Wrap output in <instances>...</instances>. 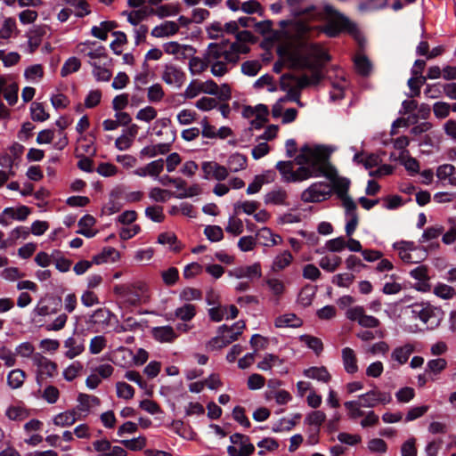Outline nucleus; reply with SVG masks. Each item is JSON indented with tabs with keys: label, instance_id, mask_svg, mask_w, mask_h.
I'll return each instance as SVG.
<instances>
[{
	"label": "nucleus",
	"instance_id": "423d86ee",
	"mask_svg": "<svg viewBox=\"0 0 456 456\" xmlns=\"http://www.w3.org/2000/svg\"><path fill=\"white\" fill-rule=\"evenodd\" d=\"M116 295L123 297L131 305H136L147 291L146 284L142 281H134L126 284H118L113 288Z\"/></svg>",
	"mask_w": 456,
	"mask_h": 456
},
{
	"label": "nucleus",
	"instance_id": "e433bc0d",
	"mask_svg": "<svg viewBox=\"0 0 456 456\" xmlns=\"http://www.w3.org/2000/svg\"><path fill=\"white\" fill-rule=\"evenodd\" d=\"M299 340L305 343L308 348L312 349L317 355L323 350V344L319 338L311 335H301Z\"/></svg>",
	"mask_w": 456,
	"mask_h": 456
},
{
	"label": "nucleus",
	"instance_id": "6e6552de",
	"mask_svg": "<svg viewBox=\"0 0 456 456\" xmlns=\"http://www.w3.org/2000/svg\"><path fill=\"white\" fill-rule=\"evenodd\" d=\"M394 248L398 250L400 258L405 263H418L428 256V251L424 248H417L412 242H395Z\"/></svg>",
	"mask_w": 456,
	"mask_h": 456
},
{
	"label": "nucleus",
	"instance_id": "473e14b6",
	"mask_svg": "<svg viewBox=\"0 0 456 456\" xmlns=\"http://www.w3.org/2000/svg\"><path fill=\"white\" fill-rule=\"evenodd\" d=\"M354 66L356 71L363 77L369 76L372 70L371 62L365 55H356L354 58Z\"/></svg>",
	"mask_w": 456,
	"mask_h": 456
},
{
	"label": "nucleus",
	"instance_id": "1a4fd4ad",
	"mask_svg": "<svg viewBox=\"0 0 456 456\" xmlns=\"http://www.w3.org/2000/svg\"><path fill=\"white\" fill-rule=\"evenodd\" d=\"M232 444L227 447L229 456H250L255 452V446L250 443L248 436L235 433L230 436Z\"/></svg>",
	"mask_w": 456,
	"mask_h": 456
},
{
	"label": "nucleus",
	"instance_id": "412c9836",
	"mask_svg": "<svg viewBox=\"0 0 456 456\" xmlns=\"http://www.w3.org/2000/svg\"><path fill=\"white\" fill-rule=\"evenodd\" d=\"M414 352V346L411 344H405L402 346L395 347L392 354L391 359L396 362L399 365L407 362L411 354Z\"/></svg>",
	"mask_w": 456,
	"mask_h": 456
},
{
	"label": "nucleus",
	"instance_id": "9b49d317",
	"mask_svg": "<svg viewBox=\"0 0 456 456\" xmlns=\"http://www.w3.org/2000/svg\"><path fill=\"white\" fill-rule=\"evenodd\" d=\"M331 193V187L327 183H314L301 194V200L305 202H321L326 200Z\"/></svg>",
	"mask_w": 456,
	"mask_h": 456
},
{
	"label": "nucleus",
	"instance_id": "f3484780",
	"mask_svg": "<svg viewBox=\"0 0 456 456\" xmlns=\"http://www.w3.org/2000/svg\"><path fill=\"white\" fill-rule=\"evenodd\" d=\"M229 276L236 279H253L259 278L262 275L261 265L259 263H255L251 265L239 266L228 272Z\"/></svg>",
	"mask_w": 456,
	"mask_h": 456
},
{
	"label": "nucleus",
	"instance_id": "0e129e2a",
	"mask_svg": "<svg viewBox=\"0 0 456 456\" xmlns=\"http://www.w3.org/2000/svg\"><path fill=\"white\" fill-rule=\"evenodd\" d=\"M202 93L201 84L198 80H192L186 87L183 97L186 99H192Z\"/></svg>",
	"mask_w": 456,
	"mask_h": 456
},
{
	"label": "nucleus",
	"instance_id": "bb28decb",
	"mask_svg": "<svg viewBox=\"0 0 456 456\" xmlns=\"http://www.w3.org/2000/svg\"><path fill=\"white\" fill-rule=\"evenodd\" d=\"M287 192L281 188L273 189L265 195V204L285 205Z\"/></svg>",
	"mask_w": 456,
	"mask_h": 456
},
{
	"label": "nucleus",
	"instance_id": "a878e982",
	"mask_svg": "<svg viewBox=\"0 0 456 456\" xmlns=\"http://www.w3.org/2000/svg\"><path fill=\"white\" fill-rule=\"evenodd\" d=\"M77 410L87 414L92 407L100 404V399L94 395L80 394L77 397Z\"/></svg>",
	"mask_w": 456,
	"mask_h": 456
},
{
	"label": "nucleus",
	"instance_id": "37998d69",
	"mask_svg": "<svg viewBox=\"0 0 456 456\" xmlns=\"http://www.w3.org/2000/svg\"><path fill=\"white\" fill-rule=\"evenodd\" d=\"M433 293L442 299H451L455 295V289L444 283H438L433 289Z\"/></svg>",
	"mask_w": 456,
	"mask_h": 456
},
{
	"label": "nucleus",
	"instance_id": "9d476101",
	"mask_svg": "<svg viewBox=\"0 0 456 456\" xmlns=\"http://www.w3.org/2000/svg\"><path fill=\"white\" fill-rule=\"evenodd\" d=\"M32 362L37 368V380L39 384L45 379L54 377L57 373V364L39 353L33 355Z\"/></svg>",
	"mask_w": 456,
	"mask_h": 456
},
{
	"label": "nucleus",
	"instance_id": "69168bd1",
	"mask_svg": "<svg viewBox=\"0 0 456 456\" xmlns=\"http://www.w3.org/2000/svg\"><path fill=\"white\" fill-rule=\"evenodd\" d=\"M146 166L149 175L157 178L164 169V160L159 159L148 163Z\"/></svg>",
	"mask_w": 456,
	"mask_h": 456
},
{
	"label": "nucleus",
	"instance_id": "79ce46f5",
	"mask_svg": "<svg viewBox=\"0 0 456 456\" xmlns=\"http://www.w3.org/2000/svg\"><path fill=\"white\" fill-rule=\"evenodd\" d=\"M175 314L183 322L191 321L196 314L195 306L191 304H185L175 310Z\"/></svg>",
	"mask_w": 456,
	"mask_h": 456
},
{
	"label": "nucleus",
	"instance_id": "c756f323",
	"mask_svg": "<svg viewBox=\"0 0 456 456\" xmlns=\"http://www.w3.org/2000/svg\"><path fill=\"white\" fill-rule=\"evenodd\" d=\"M302 325V321L294 314H286L281 316H279L275 320V326L278 328L283 327H300Z\"/></svg>",
	"mask_w": 456,
	"mask_h": 456
},
{
	"label": "nucleus",
	"instance_id": "39448f33",
	"mask_svg": "<svg viewBox=\"0 0 456 456\" xmlns=\"http://www.w3.org/2000/svg\"><path fill=\"white\" fill-rule=\"evenodd\" d=\"M410 309L411 318L419 319L428 329L437 327L442 319L441 310L428 303L415 304Z\"/></svg>",
	"mask_w": 456,
	"mask_h": 456
},
{
	"label": "nucleus",
	"instance_id": "c03bdc74",
	"mask_svg": "<svg viewBox=\"0 0 456 456\" xmlns=\"http://www.w3.org/2000/svg\"><path fill=\"white\" fill-rule=\"evenodd\" d=\"M190 70L193 74H199L207 69L209 67V63L205 60V53H203V58L200 57H192L189 61Z\"/></svg>",
	"mask_w": 456,
	"mask_h": 456
},
{
	"label": "nucleus",
	"instance_id": "4c0bfd02",
	"mask_svg": "<svg viewBox=\"0 0 456 456\" xmlns=\"http://www.w3.org/2000/svg\"><path fill=\"white\" fill-rule=\"evenodd\" d=\"M332 187L338 197L348 195L347 191L350 185V181L345 177L336 176L331 180Z\"/></svg>",
	"mask_w": 456,
	"mask_h": 456
},
{
	"label": "nucleus",
	"instance_id": "c85d7f7f",
	"mask_svg": "<svg viewBox=\"0 0 456 456\" xmlns=\"http://www.w3.org/2000/svg\"><path fill=\"white\" fill-rule=\"evenodd\" d=\"M293 260V256L289 251L284 250L276 256L273 261L272 269L274 272H280L289 266Z\"/></svg>",
	"mask_w": 456,
	"mask_h": 456
},
{
	"label": "nucleus",
	"instance_id": "0eeeda50",
	"mask_svg": "<svg viewBox=\"0 0 456 456\" xmlns=\"http://www.w3.org/2000/svg\"><path fill=\"white\" fill-rule=\"evenodd\" d=\"M79 52L85 57L88 58V62L91 66L102 62L103 66H106L107 64L108 56L106 53V49L103 45L95 41H88L86 43L81 44L79 45Z\"/></svg>",
	"mask_w": 456,
	"mask_h": 456
},
{
	"label": "nucleus",
	"instance_id": "864d4df0",
	"mask_svg": "<svg viewBox=\"0 0 456 456\" xmlns=\"http://www.w3.org/2000/svg\"><path fill=\"white\" fill-rule=\"evenodd\" d=\"M326 415L322 411H314L309 413L305 418V422L310 426H314L316 428L325 421Z\"/></svg>",
	"mask_w": 456,
	"mask_h": 456
},
{
	"label": "nucleus",
	"instance_id": "f257e3e1",
	"mask_svg": "<svg viewBox=\"0 0 456 456\" xmlns=\"http://www.w3.org/2000/svg\"><path fill=\"white\" fill-rule=\"evenodd\" d=\"M310 27L303 22H296L293 27L295 46L289 50L287 58L293 68L307 69L311 76L303 75L297 77L298 88L310 85H317L323 77L322 64L330 61V57L318 44L308 40Z\"/></svg>",
	"mask_w": 456,
	"mask_h": 456
},
{
	"label": "nucleus",
	"instance_id": "cd10ccee",
	"mask_svg": "<svg viewBox=\"0 0 456 456\" xmlns=\"http://www.w3.org/2000/svg\"><path fill=\"white\" fill-rule=\"evenodd\" d=\"M247 167V158L246 156L234 153L231 155L227 160V169L231 172H239L240 170L245 169Z\"/></svg>",
	"mask_w": 456,
	"mask_h": 456
},
{
	"label": "nucleus",
	"instance_id": "b1692460",
	"mask_svg": "<svg viewBox=\"0 0 456 456\" xmlns=\"http://www.w3.org/2000/svg\"><path fill=\"white\" fill-rule=\"evenodd\" d=\"M257 237L261 240V243L265 247H273L282 242V238L280 235L273 233L271 229L267 227L262 228L258 232Z\"/></svg>",
	"mask_w": 456,
	"mask_h": 456
},
{
	"label": "nucleus",
	"instance_id": "4be33fe9",
	"mask_svg": "<svg viewBox=\"0 0 456 456\" xmlns=\"http://www.w3.org/2000/svg\"><path fill=\"white\" fill-rule=\"evenodd\" d=\"M179 30V26L175 21H165L159 26H156L151 30V36L154 37H164L175 35Z\"/></svg>",
	"mask_w": 456,
	"mask_h": 456
},
{
	"label": "nucleus",
	"instance_id": "72a5a7b5",
	"mask_svg": "<svg viewBox=\"0 0 456 456\" xmlns=\"http://www.w3.org/2000/svg\"><path fill=\"white\" fill-rule=\"evenodd\" d=\"M344 406L347 411V416L350 419L355 420L358 418L364 416V411L361 409L363 406L362 402L358 400L345 402Z\"/></svg>",
	"mask_w": 456,
	"mask_h": 456
},
{
	"label": "nucleus",
	"instance_id": "f8f14e48",
	"mask_svg": "<svg viewBox=\"0 0 456 456\" xmlns=\"http://www.w3.org/2000/svg\"><path fill=\"white\" fill-rule=\"evenodd\" d=\"M363 407L374 408L379 403L387 404L392 401L391 395L387 392H381L378 389H372L359 396Z\"/></svg>",
	"mask_w": 456,
	"mask_h": 456
},
{
	"label": "nucleus",
	"instance_id": "de8ad7c7",
	"mask_svg": "<svg viewBox=\"0 0 456 456\" xmlns=\"http://www.w3.org/2000/svg\"><path fill=\"white\" fill-rule=\"evenodd\" d=\"M81 66L80 61L76 57L69 58L65 63L63 64L61 69V75L62 77H66L70 73L76 72L79 69Z\"/></svg>",
	"mask_w": 456,
	"mask_h": 456
},
{
	"label": "nucleus",
	"instance_id": "6e6d98bb",
	"mask_svg": "<svg viewBox=\"0 0 456 456\" xmlns=\"http://www.w3.org/2000/svg\"><path fill=\"white\" fill-rule=\"evenodd\" d=\"M171 195L169 191L159 187L152 188L149 193V197L156 202H166Z\"/></svg>",
	"mask_w": 456,
	"mask_h": 456
},
{
	"label": "nucleus",
	"instance_id": "ddd939ff",
	"mask_svg": "<svg viewBox=\"0 0 456 456\" xmlns=\"http://www.w3.org/2000/svg\"><path fill=\"white\" fill-rule=\"evenodd\" d=\"M346 317L351 321H356L359 325L364 328H376L379 325V321L376 317L365 314L362 306H354L348 309Z\"/></svg>",
	"mask_w": 456,
	"mask_h": 456
},
{
	"label": "nucleus",
	"instance_id": "dca6fc26",
	"mask_svg": "<svg viewBox=\"0 0 456 456\" xmlns=\"http://www.w3.org/2000/svg\"><path fill=\"white\" fill-rule=\"evenodd\" d=\"M201 168L204 173V178L206 179L214 178L217 181H224L229 175L226 167L221 166L214 161L203 162Z\"/></svg>",
	"mask_w": 456,
	"mask_h": 456
},
{
	"label": "nucleus",
	"instance_id": "3c124183",
	"mask_svg": "<svg viewBox=\"0 0 456 456\" xmlns=\"http://www.w3.org/2000/svg\"><path fill=\"white\" fill-rule=\"evenodd\" d=\"M204 233L207 238L213 241H220L224 238V232L218 225H208L205 227Z\"/></svg>",
	"mask_w": 456,
	"mask_h": 456
},
{
	"label": "nucleus",
	"instance_id": "bf43d9fd",
	"mask_svg": "<svg viewBox=\"0 0 456 456\" xmlns=\"http://www.w3.org/2000/svg\"><path fill=\"white\" fill-rule=\"evenodd\" d=\"M261 69V63L258 61H247L241 65V71L247 76H256Z\"/></svg>",
	"mask_w": 456,
	"mask_h": 456
},
{
	"label": "nucleus",
	"instance_id": "5701e85b",
	"mask_svg": "<svg viewBox=\"0 0 456 456\" xmlns=\"http://www.w3.org/2000/svg\"><path fill=\"white\" fill-rule=\"evenodd\" d=\"M342 360L347 373L353 374L358 370L356 355L352 348L345 347L342 349Z\"/></svg>",
	"mask_w": 456,
	"mask_h": 456
},
{
	"label": "nucleus",
	"instance_id": "13d9d810",
	"mask_svg": "<svg viewBox=\"0 0 456 456\" xmlns=\"http://www.w3.org/2000/svg\"><path fill=\"white\" fill-rule=\"evenodd\" d=\"M277 362L281 363V361H280L277 355L273 354H267L265 355L264 359L257 363V368L262 370H269Z\"/></svg>",
	"mask_w": 456,
	"mask_h": 456
},
{
	"label": "nucleus",
	"instance_id": "2eb2a0df",
	"mask_svg": "<svg viewBox=\"0 0 456 456\" xmlns=\"http://www.w3.org/2000/svg\"><path fill=\"white\" fill-rule=\"evenodd\" d=\"M411 277L416 280L414 289L418 291L428 292L431 289L428 275V268L426 265H419L410 272Z\"/></svg>",
	"mask_w": 456,
	"mask_h": 456
},
{
	"label": "nucleus",
	"instance_id": "2f4dec72",
	"mask_svg": "<svg viewBox=\"0 0 456 456\" xmlns=\"http://www.w3.org/2000/svg\"><path fill=\"white\" fill-rule=\"evenodd\" d=\"M455 173V167L451 164H444L438 167L436 170V176L440 180L449 179L451 185L456 186V176H453Z\"/></svg>",
	"mask_w": 456,
	"mask_h": 456
},
{
	"label": "nucleus",
	"instance_id": "ea45409f",
	"mask_svg": "<svg viewBox=\"0 0 456 456\" xmlns=\"http://www.w3.org/2000/svg\"><path fill=\"white\" fill-rule=\"evenodd\" d=\"M31 118L37 122H44L49 118V114L40 102H33L30 106Z\"/></svg>",
	"mask_w": 456,
	"mask_h": 456
},
{
	"label": "nucleus",
	"instance_id": "e2e57ef3",
	"mask_svg": "<svg viewBox=\"0 0 456 456\" xmlns=\"http://www.w3.org/2000/svg\"><path fill=\"white\" fill-rule=\"evenodd\" d=\"M145 215L147 217L154 222L160 223L164 220L163 208L160 206L148 207L145 209Z\"/></svg>",
	"mask_w": 456,
	"mask_h": 456
},
{
	"label": "nucleus",
	"instance_id": "5fc2aeb1",
	"mask_svg": "<svg viewBox=\"0 0 456 456\" xmlns=\"http://www.w3.org/2000/svg\"><path fill=\"white\" fill-rule=\"evenodd\" d=\"M113 36H115L116 38L110 44V48L115 54L118 55L122 53V46L126 43V36L121 31L113 32Z\"/></svg>",
	"mask_w": 456,
	"mask_h": 456
},
{
	"label": "nucleus",
	"instance_id": "774afa93",
	"mask_svg": "<svg viewBox=\"0 0 456 456\" xmlns=\"http://www.w3.org/2000/svg\"><path fill=\"white\" fill-rule=\"evenodd\" d=\"M19 87L16 84H11L5 87L4 97L10 105H14L18 100Z\"/></svg>",
	"mask_w": 456,
	"mask_h": 456
},
{
	"label": "nucleus",
	"instance_id": "a19ab883",
	"mask_svg": "<svg viewBox=\"0 0 456 456\" xmlns=\"http://www.w3.org/2000/svg\"><path fill=\"white\" fill-rule=\"evenodd\" d=\"M30 213V209L26 206H21L17 209L7 208L4 209V215H8L11 219L24 221Z\"/></svg>",
	"mask_w": 456,
	"mask_h": 456
},
{
	"label": "nucleus",
	"instance_id": "338daca9",
	"mask_svg": "<svg viewBox=\"0 0 456 456\" xmlns=\"http://www.w3.org/2000/svg\"><path fill=\"white\" fill-rule=\"evenodd\" d=\"M148 100L151 102H158L164 97V91L159 84H155L148 89Z\"/></svg>",
	"mask_w": 456,
	"mask_h": 456
},
{
	"label": "nucleus",
	"instance_id": "7c9ffc66",
	"mask_svg": "<svg viewBox=\"0 0 456 456\" xmlns=\"http://www.w3.org/2000/svg\"><path fill=\"white\" fill-rule=\"evenodd\" d=\"M114 314L107 308H98L92 314V322L94 324L108 326Z\"/></svg>",
	"mask_w": 456,
	"mask_h": 456
},
{
	"label": "nucleus",
	"instance_id": "4468645a",
	"mask_svg": "<svg viewBox=\"0 0 456 456\" xmlns=\"http://www.w3.org/2000/svg\"><path fill=\"white\" fill-rule=\"evenodd\" d=\"M162 80L169 86L180 88L185 81V73L178 67L173 64H167L164 67Z\"/></svg>",
	"mask_w": 456,
	"mask_h": 456
},
{
	"label": "nucleus",
	"instance_id": "7ed1b4c3",
	"mask_svg": "<svg viewBox=\"0 0 456 456\" xmlns=\"http://www.w3.org/2000/svg\"><path fill=\"white\" fill-rule=\"evenodd\" d=\"M304 0H286L291 14L295 17L305 16L312 20L321 19L326 15L329 24L325 32L329 37H336L341 31L353 33L356 26L348 18L338 12L330 5H326L323 12L318 10L315 5H303Z\"/></svg>",
	"mask_w": 456,
	"mask_h": 456
},
{
	"label": "nucleus",
	"instance_id": "58836bf2",
	"mask_svg": "<svg viewBox=\"0 0 456 456\" xmlns=\"http://www.w3.org/2000/svg\"><path fill=\"white\" fill-rule=\"evenodd\" d=\"M123 14L127 16V20L132 25L136 26L139 24V22L146 19L147 16L151 14V12L150 9L142 8L136 11H132L130 12H124Z\"/></svg>",
	"mask_w": 456,
	"mask_h": 456
},
{
	"label": "nucleus",
	"instance_id": "20e7f679",
	"mask_svg": "<svg viewBox=\"0 0 456 456\" xmlns=\"http://www.w3.org/2000/svg\"><path fill=\"white\" fill-rule=\"evenodd\" d=\"M204 53L205 60L209 63L210 71L215 77H224L236 65V60L230 55L228 50V40L210 43Z\"/></svg>",
	"mask_w": 456,
	"mask_h": 456
},
{
	"label": "nucleus",
	"instance_id": "09e8293b",
	"mask_svg": "<svg viewBox=\"0 0 456 456\" xmlns=\"http://www.w3.org/2000/svg\"><path fill=\"white\" fill-rule=\"evenodd\" d=\"M94 68L93 74L96 80L107 82L111 78L112 73L102 63L92 66Z\"/></svg>",
	"mask_w": 456,
	"mask_h": 456
},
{
	"label": "nucleus",
	"instance_id": "393cba45",
	"mask_svg": "<svg viewBox=\"0 0 456 456\" xmlns=\"http://www.w3.org/2000/svg\"><path fill=\"white\" fill-rule=\"evenodd\" d=\"M304 375L309 379H317L324 383H328L331 379L330 374L324 366L305 369Z\"/></svg>",
	"mask_w": 456,
	"mask_h": 456
},
{
	"label": "nucleus",
	"instance_id": "a211bd4d",
	"mask_svg": "<svg viewBox=\"0 0 456 456\" xmlns=\"http://www.w3.org/2000/svg\"><path fill=\"white\" fill-rule=\"evenodd\" d=\"M85 340L79 337H69L64 341V347L67 348L65 356L69 359H74L80 355L85 350Z\"/></svg>",
	"mask_w": 456,
	"mask_h": 456
},
{
	"label": "nucleus",
	"instance_id": "4d7b16f0",
	"mask_svg": "<svg viewBox=\"0 0 456 456\" xmlns=\"http://www.w3.org/2000/svg\"><path fill=\"white\" fill-rule=\"evenodd\" d=\"M266 285L271 292L278 297H281L285 290L283 281L276 278H270L266 280Z\"/></svg>",
	"mask_w": 456,
	"mask_h": 456
},
{
	"label": "nucleus",
	"instance_id": "f03ea898",
	"mask_svg": "<svg viewBox=\"0 0 456 456\" xmlns=\"http://www.w3.org/2000/svg\"><path fill=\"white\" fill-rule=\"evenodd\" d=\"M295 162L300 167L293 170L292 161H279L276 169L281 179L286 183H297L311 177H318L325 173L326 155L319 149L305 145L300 153L295 158Z\"/></svg>",
	"mask_w": 456,
	"mask_h": 456
},
{
	"label": "nucleus",
	"instance_id": "c9c22d12",
	"mask_svg": "<svg viewBox=\"0 0 456 456\" xmlns=\"http://www.w3.org/2000/svg\"><path fill=\"white\" fill-rule=\"evenodd\" d=\"M25 377V372L20 369L12 370L7 376V384L12 389L19 388L23 385Z\"/></svg>",
	"mask_w": 456,
	"mask_h": 456
},
{
	"label": "nucleus",
	"instance_id": "a18cd8bd",
	"mask_svg": "<svg viewBox=\"0 0 456 456\" xmlns=\"http://www.w3.org/2000/svg\"><path fill=\"white\" fill-rule=\"evenodd\" d=\"M228 50L230 53V55L233 57V59L236 60V64L240 61V53H247L249 51V47L247 46L244 43L241 42H233L229 43L228 42Z\"/></svg>",
	"mask_w": 456,
	"mask_h": 456
},
{
	"label": "nucleus",
	"instance_id": "f704fd0d",
	"mask_svg": "<svg viewBox=\"0 0 456 456\" xmlns=\"http://www.w3.org/2000/svg\"><path fill=\"white\" fill-rule=\"evenodd\" d=\"M119 254L117 249L111 247L103 248L101 254L95 255L93 257V262L96 265H100L108 261H115L118 257Z\"/></svg>",
	"mask_w": 456,
	"mask_h": 456
},
{
	"label": "nucleus",
	"instance_id": "aec40b11",
	"mask_svg": "<svg viewBox=\"0 0 456 456\" xmlns=\"http://www.w3.org/2000/svg\"><path fill=\"white\" fill-rule=\"evenodd\" d=\"M153 338L161 343H170L173 342L177 335L175 332V330L171 326H161L155 327L152 330Z\"/></svg>",
	"mask_w": 456,
	"mask_h": 456
},
{
	"label": "nucleus",
	"instance_id": "052dcab7",
	"mask_svg": "<svg viewBox=\"0 0 456 456\" xmlns=\"http://www.w3.org/2000/svg\"><path fill=\"white\" fill-rule=\"evenodd\" d=\"M368 449L373 453H385L387 450V443L381 438H373L368 442Z\"/></svg>",
	"mask_w": 456,
	"mask_h": 456
},
{
	"label": "nucleus",
	"instance_id": "49530a36",
	"mask_svg": "<svg viewBox=\"0 0 456 456\" xmlns=\"http://www.w3.org/2000/svg\"><path fill=\"white\" fill-rule=\"evenodd\" d=\"M107 346V339L102 335L94 337L89 344V351L92 354H100Z\"/></svg>",
	"mask_w": 456,
	"mask_h": 456
},
{
	"label": "nucleus",
	"instance_id": "603ef678",
	"mask_svg": "<svg viewBox=\"0 0 456 456\" xmlns=\"http://www.w3.org/2000/svg\"><path fill=\"white\" fill-rule=\"evenodd\" d=\"M116 388H117V395L119 398L128 400V399L133 398V396L134 395V390L132 387V386H130L129 384H127L126 382H122V381L118 382L116 384Z\"/></svg>",
	"mask_w": 456,
	"mask_h": 456
},
{
	"label": "nucleus",
	"instance_id": "680f3d73",
	"mask_svg": "<svg viewBox=\"0 0 456 456\" xmlns=\"http://www.w3.org/2000/svg\"><path fill=\"white\" fill-rule=\"evenodd\" d=\"M225 231L235 236L240 235L243 232V223L240 219L231 216L228 220V225Z\"/></svg>",
	"mask_w": 456,
	"mask_h": 456
},
{
	"label": "nucleus",
	"instance_id": "6ab92c4d",
	"mask_svg": "<svg viewBox=\"0 0 456 456\" xmlns=\"http://www.w3.org/2000/svg\"><path fill=\"white\" fill-rule=\"evenodd\" d=\"M232 330V328H229V326L224 324L218 328V336L213 338L209 342L208 346L212 349H221L229 344L235 341V337L232 338L231 339L227 338V336L225 332H230Z\"/></svg>",
	"mask_w": 456,
	"mask_h": 456
},
{
	"label": "nucleus",
	"instance_id": "8fccbe9b",
	"mask_svg": "<svg viewBox=\"0 0 456 456\" xmlns=\"http://www.w3.org/2000/svg\"><path fill=\"white\" fill-rule=\"evenodd\" d=\"M16 30V21L13 18H6L0 28V39H8Z\"/></svg>",
	"mask_w": 456,
	"mask_h": 456
}]
</instances>
